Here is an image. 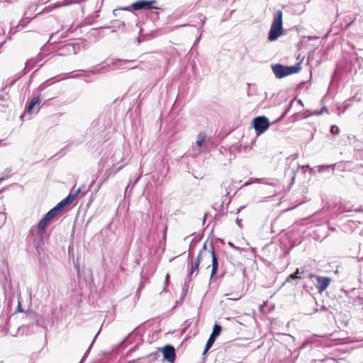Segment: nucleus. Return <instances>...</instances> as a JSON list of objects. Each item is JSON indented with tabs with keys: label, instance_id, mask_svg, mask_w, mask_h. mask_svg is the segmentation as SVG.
<instances>
[{
	"label": "nucleus",
	"instance_id": "obj_1",
	"mask_svg": "<svg viewBox=\"0 0 363 363\" xmlns=\"http://www.w3.org/2000/svg\"><path fill=\"white\" fill-rule=\"evenodd\" d=\"M283 33V13L277 10L274 13L273 21L268 34V40L274 41Z\"/></svg>",
	"mask_w": 363,
	"mask_h": 363
},
{
	"label": "nucleus",
	"instance_id": "obj_2",
	"mask_svg": "<svg viewBox=\"0 0 363 363\" xmlns=\"http://www.w3.org/2000/svg\"><path fill=\"white\" fill-rule=\"evenodd\" d=\"M301 69L300 62L294 66H285L281 64L272 65V69L277 79L284 78L288 75L298 73Z\"/></svg>",
	"mask_w": 363,
	"mask_h": 363
},
{
	"label": "nucleus",
	"instance_id": "obj_3",
	"mask_svg": "<svg viewBox=\"0 0 363 363\" xmlns=\"http://www.w3.org/2000/svg\"><path fill=\"white\" fill-rule=\"evenodd\" d=\"M199 257L203 258L207 257L208 258L211 257L212 259V270L211 274V279L216 274L218 269V261L215 253V250L212 244H211V250L207 251V245L205 242L203 245L202 249L200 250L198 256Z\"/></svg>",
	"mask_w": 363,
	"mask_h": 363
},
{
	"label": "nucleus",
	"instance_id": "obj_4",
	"mask_svg": "<svg viewBox=\"0 0 363 363\" xmlns=\"http://www.w3.org/2000/svg\"><path fill=\"white\" fill-rule=\"evenodd\" d=\"M50 222V220L45 216L38 223L37 226H32L30 229V233L31 235H33L35 232L39 237H40V239L38 240H34V245L35 247V249L38 252V253H40V243L42 242V235L44 232V230L46 229V228L48 225V223Z\"/></svg>",
	"mask_w": 363,
	"mask_h": 363
},
{
	"label": "nucleus",
	"instance_id": "obj_5",
	"mask_svg": "<svg viewBox=\"0 0 363 363\" xmlns=\"http://www.w3.org/2000/svg\"><path fill=\"white\" fill-rule=\"evenodd\" d=\"M157 3V0H138L131 5L124 7L122 10L132 11L139 10L160 9L159 7L153 5Z\"/></svg>",
	"mask_w": 363,
	"mask_h": 363
},
{
	"label": "nucleus",
	"instance_id": "obj_6",
	"mask_svg": "<svg viewBox=\"0 0 363 363\" xmlns=\"http://www.w3.org/2000/svg\"><path fill=\"white\" fill-rule=\"evenodd\" d=\"M269 125V119L266 116H257L253 120V126L258 135L264 133Z\"/></svg>",
	"mask_w": 363,
	"mask_h": 363
},
{
	"label": "nucleus",
	"instance_id": "obj_7",
	"mask_svg": "<svg viewBox=\"0 0 363 363\" xmlns=\"http://www.w3.org/2000/svg\"><path fill=\"white\" fill-rule=\"evenodd\" d=\"M80 51V45L79 43H68L62 45L58 49L57 55L66 56L69 55H77Z\"/></svg>",
	"mask_w": 363,
	"mask_h": 363
},
{
	"label": "nucleus",
	"instance_id": "obj_8",
	"mask_svg": "<svg viewBox=\"0 0 363 363\" xmlns=\"http://www.w3.org/2000/svg\"><path fill=\"white\" fill-rule=\"evenodd\" d=\"M308 277L309 279L315 278L317 281V284H315L316 289L318 290L319 292H322L325 291L328 286H329L331 279L328 277H322L319 275H314L312 273L308 274Z\"/></svg>",
	"mask_w": 363,
	"mask_h": 363
},
{
	"label": "nucleus",
	"instance_id": "obj_9",
	"mask_svg": "<svg viewBox=\"0 0 363 363\" xmlns=\"http://www.w3.org/2000/svg\"><path fill=\"white\" fill-rule=\"evenodd\" d=\"M164 360L169 362H173L176 358L174 347L171 345H167L161 350Z\"/></svg>",
	"mask_w": 363,
	"mask_h": 363
},
{
	"label": "nucleus",
	"instance_id": "obj_10",
	"mask_svg": "<svg viewBox=\"0 0 363 363\" xmlns=\"http://www.w3.org/2000/svg\"><path fill=\"white\" fill-rule=\"evenodd\" d=\"M135 60L113 59L111 60V65L116 66V69H135L137 68V65L126 66L128 64H133Z\"/></svg>",
	"mask_w": 363,
	"mask_h": 363
},
{
	"label": "nucleus",
	"instance_id": "obj_11",
	"mask_svg": "<svg viewBox=\"0 0 363 363\" xmlns=\"http://www.w3.org/2000/svg\"><path fill=\"white\" fill-rule=\"evenodd\" d=\"M202 258L197 257L195 260H192L191 263V268L189 272L185 279V284L190 282L191 281L192 275L196 273V275L199 272V267Z\"/></svg>",
	"mask_w": 363,
	"mask_h": 363
},
{
	"label": "nucleus",
	"instance_id": "obj_12",
	"mask_svg": "<svg viewBox=\"0 0 363 363\" xmlns=\"http://www.w3.org/2000/svg\"><path fill=\"white\" fill-rule=\"evenodd\" d=\"M111 62H106L104 65H97L89 72L94 74H104L110 70Z\"/></svg>",
	"mask_w": 363,
	"mask_h": 363
},
{
	"label": "nucleus",
	"instance_id": "obj_13",
	"mask_svg": "<svg viewBox=\"0 0 363 363\" xmlns=\"http://www.w3.org/2000/svg\"><path fill=\"white\" fill-rule=\"evenodd\" d=\"M74 199V194H68L65 199L60 201L57 205L58 206L59 208L62 211L67 206L69 205Z\"/></svg>",
	"mask_w": 363,
	"mask_h": 363
},
{
	"label": "nucleus",
	"instance_id": "obj_14",
	"mask_svg": "<svg viewBox=\"0 0 363 363\" xmlns=\"http://www.w3.org/2000/svg\"><path fill=\"white\" fill-rule=\"evenodd\" d=\"M39 99L40 95L34 97L29 103L28 106L26 107L25 113L23 115H21V118L26 116V114H30L34 106L39 102Z\"/></svg>",
	"mask_w": 363,
	"mask_h": 363
},
{
	"label": "nucleus",
	"instance_id": "obj_15",
	"mask_svg": "<svg viewBox=\"0 0 363 363\" xmlns=\"http://www.w3.org/2000/svg\"><path fill=\"white\" fill-rule=\"evenodd\" d=\"M60 211H62V210L59 208L57 205H56L54 208L50 209L45 216L50 220L55 216H56Z\"/></svg>",
	"mask_w": 363,
	"mask_h": 363
},
{
	"label": "nucleus",
	"instance_id": "obj_16",
	"mask_svg": "<svg viewBox=\"0 0 363 363\" xmlns=\"http://www.w3.org/2000/svg\"><path fill=\"white\" fill-rule=\"evenodd\" d=\"M60 211H62V210L59 208L57 205H56L54 208L50 209L45 216L50 220L55 216H56Z\"/></svg>",
	"mask_w": 363,
	"mask_h": 363
},
{
	"label": "nucleus",
	"instance_id": "obj_17",
	"mask_svg": "<svg viewBox=\"0 0 363 363\" xmlns=\"http://www.w3.org/2000/svg\"><path fill=\"white\" fill-rule=\"evenodd\" d=\"M60 211H62V210L59 208L57 205H56L54 208L50 209L45 216L50 220L55 216H56Z\"/></svg>",
	"mask_w": 363,
	"mask_h": 363
},
{
	"label": "nucleus",
	"instance_id": "obj_18",
	"mask_svg": "<svg viewBox=\"0 0 363 363\" xmlns=\"http://www.w3.org/2000/svg\"><path fill=\"white\" fill-rule=\"evenodd\" d=\"M60 211H62V210L59 208L57 205H56L54 208L50 209L45 216L50 220L55 216H56Z\"/></svg>",
	"mask_w": 363,
	"mask_h": 363
},
{
	"label": "nucleus",
	"instance_id": "obj_19",
	"mask_svg": "<svg viewBox=\"0 0 363 363\" xmlns=\"http://www.w3.org/2000/svg\"><path fill=\"white\" fill-rule=\"evenodd\" d=\"M217 337L216 336H213L211 334L208 340H207V342L206 344V346H205V348H204V350L203 352V354H205L209 350L210 348L212 347V345H213Z\"/></svg>",
	"mask_w": 363,
	"mask_h": 363
},
{
	"label": "nucleus",
	"instance_id": "obj_20",
	"mask_svg": "<svg viewBox=\"0 0 363 363\" xmlns=\"http://www.w3.org/2000/svg\"><path fill=\"white\" fill-rule=\"evenodd\" d=\"M299 274V269L297 268L296 272L291 274L288 278L286 279V281H289L290 279H302L306 278V276H301Z\"/></svg>",
	"mask_w": 363,
	"mask_h": 363
},
{
	"label": "nucleus",
	"instance_id": "obj_21",
	"mask_svg": "<svg viewBox=\"0 0 363 363\" xmlns=\"http://www.w3.org/2000/svg\"><path fill=\"white\" fill-rule=\"evenodd\" d=\"M222 327L216 323L213 328V331L211 333V335L213 336H216V337H218L221 333Z\"/></svg>",
	"mask_w": 363,
	"mask_h": 363
},
{
	"label": "nucleus",
	"instance_id": "obj_22",
	"mask_svg": "<svg viewBox=\"0 0 363 363\" xmlns=\"http://www.w3.org/2000/svg\"><path fill=\"white\" fill-rule=\"evenodd\" d=\"M206 138V134L204 133H199L197 136L196 144L199 147H201L204 142Z\"/></svg>",
	"mask_w": 363,
	"mask_h": 363
},
{
	"label": "nucleus",
	"instance_id": "obj_23",
	"mask_svg": "<svg viewBox=\"0 0 363 363\" xmlns=\"http://www.w3.org/2000/svg\"><path fill=\"white\" fill-rule=\"evenodd\" d=\"M37 62H38V60L36 59H30V60H28L26 62V66L24 68V69L26 70V72H28L30 69V67H32L34 64H35Z\"/></svg>",
	"mask_w": 363,
	"mask_h": 363
},
{
	"label": "nucleus",
	"instance_id": "obj_24",
	"mask_svg": "<svg viewBox=\"0 0 363 363\" xmlns=\"http://www.w3.org/2000/svg\"><path fill=\"white\" fill-rule=\"evenodd\" d=\"M84 1V0H65L63 5L68 6V5H71L72 4H79Z\"/></svg>",
	"mask_w": 363,
	"mask_h": 363
},
{
	"label": "nucleus",
	"instance_id": "obj_25",
	"mask_svg": "<svg viewBox=\"0 0 363 363\" xmlns=\"http://www.w3.org/2000/svg\"><path fill=\"white\" fill-rule=\"evenodd\" d=\"M330 132L333 135H338L339 134V128L335 125H333L330 127Z\"/></svg>",
	"mask_w": 363,
	"mask_h": 363
},
{
	"label": "nucleus",
	"instance_id": "obj_26",
	"mask_svg": "<svg viewBox=\"0 0 363 363\" xmlns=\"http://www.w3.org/2000/svg\"><path fill=\"white\" fill-rule=\"evenodd\" d=\"M99 332H100V330H99V332L97 333V334H96V336L94 337V340H93V341H92V342H91V345L89 346V347L88 348V350H86V352H85L84 355L83 356V357H82V361H83V360L86 357V356L88 355V354H89V351H90V350H91V346H92V345H93L94 342L95 341V339L96 338L97 335H99Z\"/></svg>",
	"mask_w": 363,
	"mask_h": 363
},
{
	"label": "nucleus",
	"instance_id": "obj_27",
	"mask_svg": "<svg viewBox=\"0 0 363 363\" xmlns=\"http://www.w3.org/2000/svg\"><path fill=\"white\" fill-rule=\"evenodd\" d=\"M340 208H342V212H351V211H355V212H359V211H360V209L355 208V209L352 210V208H348V207H347V206H342H342H340Z\"/></svg>",
	"mask_w": 363,
	"mask_h": 363
},
{
	"label": "nucleus",
	"instance_id": "obj_28",
	"mask_svg": "<svg viewBox=\"0 0 363 363\" xmlns=\"http://www.w3.org/2000/svg\"><path fill=\"white\" fill-rule=\"evenodd\" d=\"M80 192H81V189H80V188H79V189H76V190H74V189H72L70 191V192H69V194H74V195H75V197H76V196H77Z\"/></svg>",
	"mask_w": 363,
	"mask_h": 363
},
{
	"label": "nucleus",
	"instance_id": "obj_29",
	"mask_svg": "<svg viewBox=\"0 0 363 363\" xmlns=\"http://www.w3.org/2000/svg\"><path fill=\"white\" fill-rule=\"evenodd\" d=\"M35 316V313L33 312H28L26 313V317L28 318L29 319H34Z\"/></svg>",
	"mask_w": 363,
	"mask_h": 363
},
{
	"label": "nucleus",
	"instance_id": "obj_30",
	"mask_svg": "<svg viewBox=\"0 0 363 363\" xmlns=\"http://www.w3.org/2000/svg\"><path fill=\"white\" fill-rule=\"evenodd\" d=\"M299 269V274L298 275H301V276H306V278H308V274L309 272H306L303 268H298Z\"/></svg>",
	"mask_w": 363,
	"mask_h": 363
},
{
	"label": "nucleus",
	"instance_id": "obj_31",
	"mask_svg": "<svg viewBox=\"0 0 363 363\" xmlns=\"http://www.w3.org/2000/svg\"><path fill=\"white\" fill-rule=\"evenodd\" d=\"M296 171L294 169H292L290 172V173H291L293 175L291 177V184L294 183V179H295V174H296Z\"/></svg>",
	"mask_w": 363,
	"mask_h": 363
},
{
	"label": "nucleus",
	"instance_id": "obj_32",
	"mask_svg": "<svg viewBox=\"0 0 363 363\" xmlns=\"http://www.w3.org/2000/svg\"><path fill=\"white\" fill-rule=\"evenodd\" d=\"M331 166L328 165V166H324V165H322V166H319L318 167V171L319 172H321L323 171V169H329L330 168Z\"/></svg>",
	"mask_w": 363,
	"mask_h": 363
},
{
	"label": "nucleus",
	"instance_id": "obj_33",
	"mask_svg": "<svg viewBox=\"0 0 363 363\" xmlns=\"http://www.w3.org/2000/svg\"><path fill=\"white\" fill-rule=\"evenodd\" d=\"M16 81V79H13V80H11V81L8 84H6L5 88H6L8 85H9V86H13V85L15 84Z\"/></svg>",
	"mask_w": 363,
	"mask_h": 363
},
{
	"label": "nucleus",
	"instance_id": "obj_34",
	"mask_svg": "<svg viewBox=\"0 0 363 363\" xmlns=\"http://www.w3.org/2000/svg\"><path fill=\"white\" fill-rule=\"evenodd\" d=\"M289 108L286 109V110L283 113V114H282V115H281V116L278 119V121L281 120V119H282V118L286 116V113H287V112L289 111Z\"/></svg>",
	"mask_w": 363,
	"mask_h": 363
},
{
	"label": "nucleus",
	"instance_id": "obj_35",
	"mask_svg": "<svg viewBox=\"0 0 363 363\" xmlns=\"http://www.w3.org/2000/svg\"><path fill=\"white\" fill-rule=\"evenodd\" d=\"M241 222H242V219H240V218H237L236 219V223L239 225V226H241Z\"/></svg>",
	"mask_w": 363,
	"mask_h": 363
},
{
	"label": "nucleus",
	"instance_id": "obj_36",
	"mask_svg": "<svg viewBox=\"0 0 363 363\" xmlns=\"http://www.w3.org/2000/svg\"><path fill=\"white\" fill-rule=\"evenodd\" d=\"M201 26H203L206 22V17L201 18Z\"/></svg>",
	"mask_w": 363,
	"mask_h": 363
},
{
	"label": "nucleus",
	"instance_id": "obj_37",
	"mask_svg": "<svg viewBox=\"0 0 363 363\" xmlns=\"http://www.w3.org/2000/svg\"><path fill=\"white\" fill-rule=\"evenodd\" d=\"M17 311H20V312H22V309H21V303H18V308H17Z\"/></svg>",
	"mask_w": 363,
	"mask_h": 363
},
{
	"label": "nucleus",
	"instance_id": "obj_38",
	"mask_svg": "<svg viewBox=\"0 0 363 363\" xmlns=\"http://www.w3.org/2000/svg\"><path fill=\"white\" fill-rule=\"evenodd\" d=\"M67 36V33H62V34L60 35V38H66Z\"/></svg>",
	"mask_w": 363,
	"mask_h": 363
},
{
	"label": "nucleus",
	"instance_id": "obj_39",
	"mask_svg": "<svg viewBox=\"0 0 363 363\" xmlns=\"http://www.w3.org/2000/svg\"><path fill=\"white\" fill-rule=\"evenodd\" d=\"M191 245H190V247H189V257H192V252L191 251Z\"/></svg>",
	"mask_w": 363,
	"mask_h": 363
},
{
	"label": "nucleus",
	"instance_id": "obj_40",
	"mask_svg": "<svg viewBox=\"0 0 363 363\" xmlns=\"http://www.w3.org/2000/svg\"><path fill=\"white\" fill-rule=\"evenodd\" d=\"M325 110H326V107H325V106L323 107V108H322V109H321V111L318 112V114L322 113V112H323V111H325Z\"/></svg>",
	"mask_w": 363,
	"mask_h": 363
},
{
	"label": "nucleus",
	"instance_id": "obj_41",
	"mask_svg": "<svg viewBox=\"0 0 363 363\" xmlns=\"http://www.w3.org/2000/svg\"><path fill=\"white\" fill-rule=\"evenodd\" d=\"M169 279V274H167L166 275V277H165V282H166V283L168 281Z\"/></svg>",
	"mask_w": 363,
	"mask_h": 363
},
{
	"label": "nucleus",
	"instance_id": "obj_42",
	"mask_svg": "<svg viewBox=\"0 0 363 363\" xmlns=\"http://www.w3.org/2000/svg\"><path fill=\"white\" fill-rule=\"evenodd\" d=\"M56 34H57V33H53V34L50 36V40H51L54 38V36H55Z\"/></svg>",
	"mask_w": 363,
	"mask_h": 363
},
{
	"label": "nucleus",
	"instance_id": "obj_43",
	"mask_svg": "<svg viewBox=\"0 0 363 363\" xmlns=\"http://www.w3.org/2000/svg\"><path fill=\"white\" fill-rule=\"evenodd\" d=\"M157 353H155V354L152 353V354H150L149 357H153V356L155 357V356H156V355H157Z\"/></svg>",
	"mask_w": 363,
	"mask_h": 363
},
{
	"label": "nucleus",
	"instance_id": "obj_44",
	"mask_svg": "<svg viewBox=\"0 0 363 363\" xmlns=\"http://www.w3.org/2000/svg\"><path fill=\"white\" fill-rule=\"evenodd\" d=\"M0 101H4V96H0Z\"/></svg>",
	"mask_w": 363,
	"mask_h": 363
},
{
	"label": "nucleus",
	"instance_id": "obj_45",
	"mask_svg": "<svg viewBox=\"0 0 363 363\" xmlns=\"http://www.w3.org/2000/svg\"><path fill=\"white\" fill-rule=\"evenodd\" d=\"M119 11V10H117V9L113 10V14H114L115 16H116V12H117V11Z\"/></svg>",
	"mask_w": 363,
	"mask_h": 363
},
{
	"label": "nucleus",
	"instance_id": "obj_46",
	"mask_svg": "<svg viewBox=\"0 0 363 363\" xmlns=\"http://www.w3.org/2000/svg\"><path fill=\"white\" fill-rule=\"evenodd\" d=\"M242 208L243 207H241V208H238V211H237V213H238L240 211L241 208Z\"/></svg>",
	"mask_w": 363,
	"mask_h": 363
},
{
	"label": "nucleus",
	"instance_id": "obj_47",
	"mask_svg": "<svg viewBox=\"0 0 363 363\" xmlns=\"http://www.w3.org/2000/svg\"><path fill=\"white\" fill-rule=\"evenodd\" d=\"M21 26L22 27H24V26H25V25H24V24H23L22 23H19V25H18V26Z\"/></svg>",
	"mask_w": 363,
	"mask_h": 363
},
{
	"label": "nucleus",
	"instance_id": "obj_48",
	"mask_svg": "<svg viewBox=\"0 0 363 363\" xmlns=\"http://www.w3.org/2000/svg\"><path fill=\"white\" fill-rule=\"evenodd\" d=\"M4 42H2L0 43V49L1 48L2 45H4Z\"/></svg>",
	"mask_w": 363,
	"mask_h": 363
},
{
	"label": "nucleus",
	"instance_id": "obj_49",
	"mask_svg": "<svg viewBox=\"0 0 363 363\" xmlns=\"http://www.w3.org/2000/svg\"><path fill=\"white\" fill-rule=\"evenodd\" d=\"M295 164V166H296V167H296V170H297V169H298V164L297 163H296V162H295V164Z\"/></svg>",
	"mask_w": 363,
	"mask_h": 363
},
{
	"label": "nucleus",
	"instance_id": "obj_50",
	"mask_svg": "<svg viewBox=\"0 0 363 363\" xmlns=\"http://www.w3.org/2000/svg\"><path fill=\"white\" fill-rule=\"evenodd\" d=\"M250 183L247 182L245 183L244 186H247Z\"/></svg>",
	"mask_w": 363,
	"mask_h": 363
},
{
	"label": "nucleus",
	"instance_id": "obj_51",
	"mask_svg": "<svg viewBox=\"0 0 363 363\" xmlns=\"http://www.w3.org/2000/svg\"><path fill=\"white\" fill-rule=\"evenodd\" d=\"M308 166H303L302 167L303 169L308 168Z\"/></svg>",
	"mask_w": 363,
	"mask_h": 363
},
{
	"label": "nucleus",
	"instance_id": "obj_52",
	"mask_svg": "<svg viewBox=\"0 0 363 363\" xmlns=\"http://www.w3.org/2000/svg\"><path fill=\"white\" fill-rule=\"evenodd\" d=\"M201 37V33L199 35V38L197 39V41L200 39Z\"/></svg>",
	"mask_w": 363,
	"mask_h": 363
},
{
	"label": "nucleus",
	"instance_id": "obj_53",
	"mask_svg": "<svg viewBox=\"0 0 363 363\" xmlns=\"http://www.w3.org/2000/svg\"><path fill=\"white\" fill-rule=\"evenodd\" d=\"M4 180V178H0V182Z\"/></svg>",
	"mask_w": 363,
	"mask_h": 363
},
{
	"label": "nucleus",
	"instance_id": "obj_54",
	"mask_svg": "<svg viewBox=\"0 0 363 363\" xmlns=\"http://www.w3.org/2000/svg\"><path fill=\"white\" fill-rule=\"evenodd\" d=\"M120 169H121V167H119L117 170V172H118Z\"/></svg>",
	"mask_w": 363,
	"mask_h": 363
},
{
	"label": "nucleus",
	"instance_id": "obj_55",
	"mask_svg": "<svg viewBox=\"0 0 363 363\" xmlns=\"http://www.w3.org/2000/svg\"><path fill=\"white\" fill-rule=\"evenodd\" d=\"M140 288L137 290V294L139 293Z\"/></svg>",
	"mask_w": 363,
	"mask_h": 363
}]
</instances>
